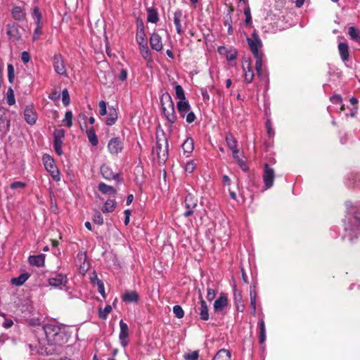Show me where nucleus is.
I'll list each match as a JSON object with an SVG mask.
<instances>
[{
	"label": "nucleus",
	"instance_id": "nucleus-30",
	"mask_svg": "<svg viewBox=\"0 0 360 360\" xmlns=\"http://www.w3.org/2000/svg\"><path fill=\"white\" fill-rule=\"evenodd\" d=\"M183 16V13L181 9H177L174 13V23L175 25L176 32L179 34H183V30L181 25V18Z\"/></svg>",
	"mask_w": 360,
	"mask_h": 360
},
{
	"label": "nucleus",
	"instance_id": "nucleus-16",
	"mask_svg": "<svg viewBox=\"0 0 360 360\" xmlns=\"http://www.w3.org/2000/svg\"><path fill=\"white\" fill-rule=\"evenodd\" d=\"M24 118L26 122L30 125L35 124L37 120V112L32 105H28L24 110Z\"/></svg>",
	"mask_w": 360,
	"mask_h": 360
},
{
	"label": "nucleus",
	"instance_id": "nucleus-64",
	"mask_svg": "<svg viewBox=\"0 0 360 360\" xmlns=\"http://www.w3.org/2000/svg\"><path fill=\"white\" fill-rule=\"evenodd\" d=\"M112 308L110 305L105 306L103 312L99 313V317L102 319H105L108 314L110 313Z\"/></svg>",
	"mask_w": 360,
	"mask_h": 360
},
{
	"label": "nucleus",
	"instance_id": "nucleus-17",
	"mask_svg": "<svg viewBox=\"0 0 360 360\" xmlns=\"http://www.w3.org/2000/svg\"><path fill=\"white\" fill-rule=\"evenodd\" d=\"M150 45L153 50L160 52L163 49V44L161 36L157 32H153L150 34Z\"/></svg>",
	"mask_w": 360,
	"mask_h": 360
},
{
	"label": "nucleus",
	"instance_id": "nucleus-31",
	"mask_svg": "<svg viewBox=\"0 0 360 360\" xmlns=\"http://www.w3.org/2000/svg\"><path fill=\"white\" fill-rule=\"evenodd\" d=\"M136 41L139 46L148 44V40L145 34L144 27L143 25L138 27L136 34Z\"/></svg>",
	"mask_w": 360,
	"mask_h": 360
},
{
	"label": "nucleus",
	"instance_id": "nucleus-53",
	"mask_svg": "<svg viewBox=\"0 0 360 360\" xmlns=\"http://www.w3.org/2000/svg\"><path fill=\"white\" fill-rule=\"evenodd\" d=\"M26 186V184L22 181H15L11 184V188L13 190H17L20 192L23 190Z\"/></svg>",
	"mask_w": 360,
	"mask_h": 360
},
{
	"label": "nucleus",
	"instance_id": "nucleus-10",
	"mask_svg": "<svg viewBox=\"0 0 360 360\" xmlns=\"http://www.w3.org/2000/svg\"><path fill=\"white\" fill-rule=\"evenodd\" d=\"M197 205L198 199L191 193H188L185 197L184 203V206L186 210L183 214L184 217H188L192 215Z\"/></svg>",
	"mask_w": 360,
	"mask_h": 360
},
{
	"label": "nucleus",
	"instance_id": "nucleus-9",
	"mask_svg": "<svg viewBox=\"0 0 360 360\" xmlns=\"http://www.w3.org/2000/svg\"><path fill=\"white\" fill-rule=\"evenodd\" d=\"M174 89L176 96L179 100L176 103V108L181 112L186 108H188L189 102L186 100L184 89L180 84H176Z\"/></svg>",
	"mask_w": 360,
	"mask_h": 360
},
{
	"label": "nucleus",
	"instance_id": "nucleus-4",
	"mask_svg": "<svg viewBox=\"0 0 360 360\" xmlns=\"http://www.w3.org/2000/svg\"><path fill=\"white\" fill-rule=\"evenodd\" d=\"M162 112L169 123L170 127L176 121V115L174 110V103L171 96L166 93L161 98Z\"/></svg>",
	"mask_w": 360,
	"mask_h": 360
},
{
	"label": "nucleus",
	"instance_id": "nucleus-63",
	"mask_svg": "<svg viewBox=\"0 0 360 360\" xmlns=\"http://www.w3.org/2000/svg\"><path fill=\"white\" fill-rule=\"evenodd\" d=\"M236 162L243 171L247 172L249 169V167L248 166L246 162L242 158L238 159Z\"/></svg>",
	"mask_w": 360,
	"mask_h": 360
},
{
	"label": "nucleus",
	"instance_id": "nucleus-37",
	"mask_svg": "<svg viewBox=\"0 0 360 360\" xmlns=\"http://www.w3.org/2000/svg\"><path fill=\"white\" fill-rule=\"evenodd\" d=\"M213 360H231V353L227 349H221L217 352Z\"/></svg>",
	"mask_w": 360,
	"mask_h": 360
},
{
	"label": "nucleus",
	"instance_id": "nucleus-61",
	"mask_svg": "<svg viewBox=\"0 0 360 360\" xmlns=\"http://www.w3.org/2000/svg\"><path fill=\"white\" fill-rule=\"evenodd\" d=\"M199 354L197 351H193L184 355V359L186 360H197Z\"/></svg>",
	"mask_w": 360,
	"mask_h": 360
},
{
	"label": "nucleus",
	"instance_id": "nucleus-6",
	"mask_svg": "<svg viewBox=\"0 0 360 360\" xmlns=\"http://www.w3.org/2000/svg\"><path fill=\"white\" fill-rule=\"evenodd\" d=\"M169 143L165 133H162V136H156V145L153 149V153H155L160 162H165L168 157Z\"/></svg>",
	"mask_w": 360,
	"mask_h": 360
},
{
	"label": "nucleus",
	"instance_id": "nucleus-59",
	"mask_svg": "<svg viewBox=\"0 0 360 360\" xmlns=\"http://www.w3.org/2000/svg\"><path fill=\"white\" fill-rule=\"evenodd\" d=\"M93 221L98 225L103 224V217L101 212H97L93 217Z\"/></svg>",
	"mask_w": 360,
	"mask_h": 360
},
{
	"label": "nucleus",
	"instance_id": "nucleus-60",
	"mask_svg": "<svg viewBox=\"0 0 360 360\" xmlns=\"http://www.w3.org/2000/svg\"><path fill=\"white\" fill-rule=\"evenodd\" d=\"M99 106V113L101 116H104L107 115V108H106V103L104 101H101L98 103Z\"/></svg>",
	"mask_w": 360,
	"mask_h": 360
},
{
	"label": "nucleus",
	"instance_id": "nucleus-47",
	"mask_svg": "<svg viewBox=\"0 0 360 360\" xmlns=\"http://www.w3.org/2000/svg\"><path fill=\"white\" fill-rule=\"evenodd\" d=\"M349 186H358L360 188V174H352L349 177Z\"/></svg>",
	"mask_w": 360,
	"mask_h": 360
},
{
	"label": "nucleus",
	"instance_id": "nucleus-34",
	"mask_svg": "<svg viewBox=\"0 0 360 360\" xmlns=\"http://www.w3.org/2000/svg\"><path fill=\"white\" fill-rule=\"evenodd\" d=\"M147 20L154 24L158 22L159 15L156 8L150 7L147 9Z\"/></svg>",
	"mask_w": 360,
	"mask_h": 360
},
{
	"label": "nucleus",
	"instance_id": "nucleus-27",
	"mask_svg": "<svg viewBox=\"0 0 360 360\" xmlns=\"http://www.w3.org/2000/svg\"><path fill=\"white\" fill-rule=\"evenodd\" d=\"M178 112L181 117L186 118V121L188 124H191L196 120V116L195 113L191 110L190 104L188 108H186L181 112L180 110H178Z\"/></svg>",
	"mask_w": 360,
	"mask_h": 360
},
{
	"label": "nucleus",
	"instance_id": "nucleus-38",
	"mask_svg": "<svg viewBox=\"0 0 360 360\" xmlns=\"http://www.w3.org/2000/svg\"><path fill=\"white\" fill-rule=\"evenodd\" d=\"M12 15H13V17L16 20H22L25 19V15H26L25 13L23 11L22 8L20 6H15L13 8Z\"/></svg>",
	"mask_w": 360,
	"mask_h": 360
},
{
	"label": "nucleus",
	"instance_id": "nucleus-33",
	"mask_svg": "<svg viewBox=\"0 0 360 360\" xmlns=\"http://www.w3.org/2000/svg\"><path fill=\"white\" fill-rule=\"evenodd\" d=\"M225 141L228 148L231 150L238 149V141L231 132L226 133L225 136Z\"/></svg>",
	"mask_w": 360,
	"mask_h": 360
},
{
	"label": "nucleus",
	"instance_id": "nucleus-48",
	"mask_svg": "<svg viewBox=\"0 0 360 360\" xmlns=\"http://www.w3.org/2000/svg\"><path fill=\"white\" fill-rule=\"evenodd\" d=\"M63 122L69 128L72 126V112L71 110H67L65 112Z\"/></svg>",
	"mask_w": 360,
	"mask_h": 360
},
{
	"label": "nucleus",
	"instance_id": "nucleus-46",
	"mask_svg": "<svg viewBox=\"0 0 360 360\" xmlns=\"http://www.w3.org/2000/svg\"><path fill=\"white\" fill-rule=\"evenodd\" d=\"M245 74L244 77L247 83H251L254 78V72L250 65L248 64L247 68H244Z\"/></svg>",
	"mask_w": 360,
	"mask_h": 360
},
{
	"label": "nucleus",
	"instance_id": "nucleus-14",
	"mask_svg": "<svg viewBox=\"0 0 360 360\" xmlns=\"http://www.w3.org/2000/svg\"><path fill=\"white\" fill-rule=\"evenodd\" d=\"M109 153L112 155H117L123 150V143L120 138L114 137L110 139L108 143Z\"/></svg>",
	"mask_w": 360,
	"mask_h": 360
},
{
	"label": "nucleus",
	"instance_id": "nucleus-35",
	"mask_svg": "<svg viewBox=\"0 0 360 360\" xmlns=\"http://www.w3.org/2000/svg\"><path fill=\"white\" fill-rule=\"evenodd\" d=\"M185 153H191L194 149V141L193 138L188 137L181 145Z\"/></svg>",
	"mask_w": 360,
	"mask_h": 360
},
{
	"label": "nucleus",
	"instance_id": "nucleus-24",
	"mask_svg": "<svg viewBox=\"0 0 360 360\" xmlns=\"http://www.w3.org/2000/svg\"><path fill=\"white\" fill-rule=\"evenodd\" d=\"M233 7H230L227 10V12L226 13L225 16H224V25L225 27H227V28H228L227 33L229 35H231L233 33V27H232V22H233L232 13H233Z\"/></svg>",
	"mask_w": 360,
	"mask_h": 360
},
{
	"label": "nucleus",
	"instance_id": "nucleus-52",
	"mask_svg": "<svg viewBox=\"0 0 360 360\" xmlns=\"http://www.w3.org/2000/svg\"><path fill=\"white\" fill-rule=\"evenodd\" d=\"M49 98L54 102H58L60 98V89H56L49 94Z\"/></svg>",
	"mask_w": 360,
	"mask_h": 360
},
{
	"label": "nucleus",
	"instance_id": "nucleus-12",
	"mask_svg": "<svg viewBox=\"0 0 360 360\" xmlns=\"http://www.w3.org/2000/svg\"><path fill=\"white\" fill-rule=\"evenodd\" d=\"M53 66L56 73L60 76L68 77L64 60L60 54H55L53 58Z\"/></svg>",
	"mask_w": 360,
	"mask_h": 360
},
{
	"label": "nucleus",
	"instance_id": "nucleus-28",
	"mask_svg": "<svg viewBox=\"0 0 360 360\" xmlns=\"http://www.w3.org/2000/svg\"><path fill=\"white\" fill-rule=\"evenodd\" d=\"M139 52L143 58L148 63L152 62V52L150 50L148 44L139 46Z\"/></svg>",
	"mask_w": 360,
	"mask_h": 360
},
{
	"label": "nucleus",
	"instance_id": "nucleus-39",
	"mask_svg": "<svg viewBox=\"0 0 360 360\" xmlns=\"http://www.w3.org/2000/svg\"><path fill=\"white\" fill-rule=\"evenodd\" d=\"M86 135L91 144L94 146H96L98 143V138L93 127H91L86 130Z\"/></svg>",
	"mask_w": 360,
	"mask_h": 360
},
{
	"label": "nucleus",
	"instance_id": "nucleus-32",
	"mask_svg": "<svg viewBox=\"0 0 360 360\" xmlns=\"http://www.w3.org/2000/svg\"><path fill=\"white\" fill-rule=\"evenodd\" d=\"M98 189L103 194H106V195H115L117 193V190L114 187H112L111 186H108L103 182H101L98 184Z\"/></svg>",
	"mask_w": 360,
	"mask_h": 360
},
{
	"label": "nucleus",
	"instance_id": "nucleus-29",
	"mask_svg": "<svg viewBox=\"0 0 360 360\" xmlns=\"http://www.w3.org/2000/svg\"><path fill=\"white\" fill-rule=\"evenodd\" d=\"M28 260L30 265L40 267L44 264L45 257L43 254L32 255L29 257Z\"/></svg>",
	"mask_w": 360,
	"mask_h": 360
},
{
	"label": "nucleus",
	"instance_id": "nucleus-44",
	"mask_svg": "<svg viewBox=\"0 0 360 360\" xmlns=\"http://www.w3.org/2000/svg\"><path fill=\"white\" fill-rule=\"evenodd\" d=\"M32 17L34 20L36 25L41 24L42 14L37 6H35L32 9Z\"/></svg>",
	"mask_w": 360,
	"mask_h": 360
},
{
	"label": "nucleus",
	"instance_id": "nucleus-20",
	"mask_svg": "<svg viewBox=\"0 0 360 360\" xmlns=\"http://www.w3.org/2000/svg\"><path fill=\"white\" fill-rule=\"evenodd\" d=\"M200 300V307H199V315L200 319L202 321H207L210 318L208 306L206 302L204 300L201 293L199 295Z\"/></svg>",
	"mask_w": 360,
	"mask_h": 360
},
{
	"label": "nucleus",
	"instance_id": "nucleus-25",
	"mask_svg": "<svg viewBox=\"0 0 360 360\" xmlns=\"http://www.w3.org/2000/svg\"><path fill=\"white\" fill-rule=\"evenodd\" d=\"M7 34L13 41H18L21 38L19 29L14 24L7 25Z\"/></svg>",
	"mask_w": 360,
	"mask_h": 360
},
{
	"label": "nucleus",
	"instance_id": "nucleus-36",
	"mask_svg": "<svg viewBox=\"0 0 360 360\" xmlns=\"http://www.w3.org/2000/svg\"><path fill=\"white\" fill-rule=\"evenodd\" d=\"M9 121L7 120L5 113L0 110V133L6 132L9 128Z\"/></svg>",
	"mask_w": 360,
	"mask_h": 360
},
{
	"label": "nucleus",
	"instance_id": "nucleus-21",
	"mask_svg": "<svg viewBox=\"0 0 360 360\" xmlns=\"http://www.w3.org/2000/svg\"><path fill=\"white\" fill-rule=\"evenodd\" d=\"M121 298L122 301L126 303H137L140 300V295L135 290H128L122 295Z\"/></svg>",
	"mask_w": 360,
	"mask_h": 360
},
{
	"label": "nucleus",
	"instance_id": "nucleus-22",
	"mask_svg": "<svg viewBox=\"0 0 360 360\" xmlns=\"http://www.w3.org/2000/svg\"><path fill=\"white\" fill-rule=\"evenodd\" d=\"M233 300L236 305V308L238 311H243L245 306L243 303L242 292L240 290L237 289L236 285H233Z\"/></svg>",
	"mask_w": 360,
	"mask_h": 360
},
{
	"label": "nucleus",
	"instance_id": "nucleus-40",
	"mask_svg": "<svg viewBox=\"0 0 360 360\" xmlns=\"http://www.w3.org/2000/svg\"><path fill=\"white\" fill-rule=\"evenodd\" d=\"M330 101L335 105H340V111L345 110V105L342 103V98L340 94H334L330 97Z\"/></svg>",
	"mask_w": 360,
	"mask_h": 360
},
{
	"label": "nucleus",
	"instance_id": "nucleus-41",
	"mask_svg": "<svg viewBox=\"0 0 360 360\" xmlns=\"http://www.w3.org/2000/svg\"><path fill=\"white\" fill-rule=\"evenodd\" d=\"M29 277V274H22L18 277L13 278L11 279V283L15 285H21L28 279Z\"/></svg>",
	"mask_w": 360,
	"mask_h": 360
},
{
	"label": "nucleus",
	"instance_id": "nucleus-54",
	"mask_svg": "<svg viewBox=\"0 0 360 360\" xmlns=\"http://www.w3.org/2000/svg\"><path fill=\"white\" fill-rule=\"evenodd\" d=\"M15 96H14V91L12 89V88L9 87L7 91V103L9 105H12L15 103Z\"/></svg>",
	"mask_w": 360,
	"mask_h": 360
},
{
	"label": "nucleus",
	"instance_id": "nucleus-19",
	"mask_svg": "<svg viewBox=\"0 0 360 360\" xmlns=\"http://www.w3.org/2000/svg\"><path fill=\"white\" fill-rule=\"evenodd\" d=\"M228 305V298L226 293H221L219 297L214 301V310L215 312H222L224 307Z\"/></svg>",
	"mask_w": 360,
	"mask_h": 360
},
{
	"label": "nucleus",
	"instance_id": "nucleus-62",
	"mask_svg": "<svg viewBox=\"0 0 360 360\" xmlns=\"http://www.w3.org/2000/svg\"><path fill=\"white\" fill-rule=\"evenodd\" d=\"M265 125H266V131H267V134H268L269 137V138L273 137L274 136V131L272 128V124H271V121L269 120H266Z\"/></svg>",
	"mask_w": 360,
	"mask_h": 360
},
{
	"label": "nucleus",
	"instance_id": "nucleus-42",
	"mask_svg": "<svg viewBox=\"0 0 360 360\" xmlns=\"http://www.w3.org/2000/svg\"><path fill=\"white\" fill-rule=\"evenodd\" d=\"M116 207V202L114 199H108L107 200L103 207V212H112L114 211Z\"/></svg>",
	"mask_w": 360,
	"mask_h": 360
},
{
	"label": "nucleus",
	"instance_id": "nucleus-8",
	"mask_svg": "<svg viewBox=\"0 0 360 360\" xmlns=\"http://www.w3.org/2000/svg\"><path fill=\"white\" fill-rule=\"evenodd\" d=\"M53 147L56 153L61 156L63 154L62 145L65 138V131L63 129H55L53 133Z\"/></svg>",
	"mask_w": 360,
	"mask_h": 360
},
{
	"label": "nucleus",
	"instance_id": "nucleus-5",
	"mask_svg": "<svg viewBox=\"0 0 360 360\" xmlns=\"http://www.w3.org/2000/svg\"><path fill=\"white\" fill-rule=\"evenodd\" d=\"M49 285L51 288L64 290L65 292L70 291L68 285V279L67 275L62 273H55L50 275L48 278Z\"/></svg>",
	"mask_w": 360,
	"mask_h": 360
},
{
	"label": "nucleus",
	"instance_id": "nucleus-55",
	"mask_svg": "<svg viewBox=\"0 0 360 360\" xmlns=\"http://www.w3.org/2000/svg\"><path fill=\"white\" fill-rule=\"evenodd\" d=\"M225 57L229 62L234 60L237 57V51L235 49H230Z\"/></svg>",
	"mask_w": 360,
	"mask_h": 360
},
{
	"label": "nucleus",
	"instance_id": "nucleus-23",
	"mask_svg": "<svg viewBox=\"0 0 360 360\" xmlns=\"http://www.w3.org/2000/svg\"><path fill=\"white\" fill-rule=\"evenodd\" d=\"M338 51L342 60L347 67L350 68L351 65L348 64L349 61V46L347 43L340 42L338 44Z\"/></svg>",
	"mask_w": 360,
	"mask_h": 360
},
{
	"label": "nucleus",
	"instance_id": "nucleus-7",
	"mask_svg": "<svg viewBox=\"0 0 360 360\" xmlns=\"http://www.w3.org/2000/svg\"><path fill=\"white\" fill-rule=\"evenodd\" d=\"M275 177L274 169L268 163H265L264 165L262 180L266 190L274 186Z\"/></svg>",
	"mask_w": 360,
	"mask_h": 360
},
{
	"label": "nucleus",
	"instance_id": "nucleus-45",
	"mask_svg": "<svg viewBox=\"0 0 360 360\" xmlns=\"http://www.w3.org/2000/svg\"><path fill=\"white\" fill-rule=\"evenodd\" d=\"M348 34L351 39L356 41H360V31L354 27H349L348 29Z\"/></svg>",
	"mask_w": 360,
	"mask_h": 360
},
{
	"label": "nucleus",
	"instance_id": "nucleus-13",
	"mask_svg": "<svg viewBox=\"0 0 360 360\" xmlns=\"http://www.w3.org/2000/svg\"><path fill=\"white\" fill-rule=\"evenodd\" d=\"M101 174L102 176L106 180H115L117 183H121L122 178L119 173H114L108 165H103L101 167Z\"/></svg>",
	"mask_w": 360,
	"mask_h": 360
},
{
	"label": "nucleus",
	"instance_id": "nucleus-58",
	"mask_svg": "<svg viewBox=\"0 0 360 360\" xmlns=\"http://www.w3.org/2000/svg\"><path fill=\"white\" fill-rule=\"evenodd\" d=\"M7 70H8V81H9V82L13 83V80H14V77H15V75H14L15 71H14V68H13V65L8 64Z\"/></svg>",
	"mask_w": 360,
	"mask_h": 360
},
{
	"label": "nucleus",
	"instance_id": "nucleus-43",
	"mask_svg": "<svg viewBox=\"0 0 360 360\" xmlns=\"http://www.w3.org/2000/svg\"><path fill=\"white\" fill-rule=\"evenodd\" d=\"M249 291H250V306L251 305H257V292L256 290L255 284H251L250 285Z\"/></svg>",
	"mask_w": 360,
	"mask_h": 360
},
{
	"label": "nucleus",
	"instance_id": "nucleus-56",
	"mask_svg": "<svg viewBox=\"0 0 360 360\" xmlns=\"http://www.w3.org/2000/svg\"><path fill=\"white\" fill-rule=\"evenodd\" d=\"M196 167V165L193 160H189L185 165V171L188 173H192Z\"/></svg>",
	"mask_w": 360,
	"mask_h": 360
},
{
	"label": "nucleus",
	"instance_id": "nucleus-1",
	"mask_svg": "<svg viewBox=\"0 0 360 360\" xmlns=\"http://www.w3.org/2000/svg\"><path fill=\"white\" fill-rule=\"evenodd\" d=\"M345 205L347 212L342 221L344 228L341 237L343 240L347 239L350 243H354L360 236V202H346ZM329 235L333 238L340 236L339 227L332 226Z\"/></svg>",
	"mask_w": 360,
	"mask_h": 360
},
{
	"label": "nucleus",
	"instance_id": "nucleus-3",
	"mask_svg": "<svg viewBox=\"0 0 360 360\" xmlns=\"http://www.w3.org/2000/svg\"><path fill=\"white\" fill-rule=\"evenodd\" d=\"M247 42L250 49L256 59L255 69L259 77L264 76L262 70L264 53L261 51L263 46L262 41L256 30H254L250 37H247Z\"/></svg>",
	"mask_w": 360,
	"mask_h": 360
},
{
	"label": "nucleus",
	"instance_id": "nucleus-50",
	"mask_svg": "<svg viewBox=\"0 0 360 360\" xmlns=\"http://www.w3.org/2000/svg\"><path fill=\"white\" fill-rule=\"evenodd\" d=\"M244 15L245 16V24L249 26L252 23V15L250 6L248 5L244 8Z\"/></svg>",
	"mask_w": 360,
	"mask_h": 360
},
{
	"label": "nucleus",
	"instance_id": "nucleus-18",
	"mask_svg": "<svg viewBox=\"0 0 360 360\" xmlns=\"http://www.w3.org/2000/svg\"><path fill=\"white\" fill-rule=\"evenodd\" d=\"M257 328L259 330V332H258L259 343L261 345H263L262 347V349L264 352L265 350V345L264 344H265V341L266 339V333L265 323H264L263 317L259 319V320L258 321Z\"/></svg>",
	"mask_w": 360,
	"mask_h": 360
},
{
	"label": "nucleus",
	"instance_id": "nucleus-51",
	"mask_svg": "<svg viewBox=\"0 0 360 360\" xmlns=\"http://www.w3.org/2000/svg\"><path fill=\"white\" fill-rule=\"evenodd\" d=\"M173 313L177 319H182L184 316V311L180 305L173 307Z\"/></svg>",
	"mask_w": 360,
	"mask_h": 360
},
{
	"label": "nucleus",
	"instance_id": "nucleus-2",
	"mask_svg": "<svg viewBox=\"0 0 360 360\" xmlns=\"http://www.w3.org/2000/svg\"><path fill=\"white\" fill-rule=\"evenodd\" d=\"M68 341L65 332L59 326L46 323V355L61 352L62 347Z\"/></svg>",
	"mask_w": 360,
	"mask_h": 360
},
{
	"label": "nucleus",
	"instance_id": "nucleus-11",
	"mask_svg": "<svg viewBox=\"0 0 360 360\" xmlns=\"http://www.w3.org/2000/svg\"><path fill=\"white\" fill-rule=\"evenodd\" d=\"M46 172L50 173L53 181H60V172L57 167L53 158L46 154Z\"/></svg>",
	"mask_w": 360,
	"mask_h": 360
},
{
	"label": "nucleus",
	"instance_id": "nucleus-26",
	"mask_svg": "<svg viewBox=\"0 0 360 360\" xmlns=\"http://www.w3.org/2000/svg\"><path fill=\"white\" fill-rule=\"evenodd\" d=\"M117 109L112 106L108 108V112L107 113V117L105 120V124L108 126H112L115 124L117 120Z\"/></svg>",
	"mask_w": 360,
	"mask_h": 360
},
{
	"label": "nucleus",
	"instance_id": "nucleus-57",
	"mask_svg": "<svg viewBox=\"0 0 360 360\" xmlns=\"http://www.w3.org/2000/svg\"><path fill=\"white\" fill-rule=\"evenodd\" d=\"M40 25H36L37 27L34 30L33 40L36 41L39 39V37L42 34V26Z\"/></svg>",
	"mask_w": 360,
	"mask_h": 360
},
{
	"label": "nucleus",
	"instance_id": "nucleus-15",
	"mask_svg": "<svg viewBox=\"0 0 360 360\" xmlns=\"http://www.w3.org/2000/svg\"><path fill=\"white\" fill-rule=\"evenodd\" d=\"M119 340L123 348H125L129 344V327L122 319L120 321Z\"/></svg>",
	"mask_w": 360,
	"mask_h": 360
},
{
	"label": "nucleus",
	"instance_id": "nucleus-49",
	"mask_svg": "<svg viewBox=\"0 0 360 360\" xmlns=\"http://www.w3.org/2000/svg\"><path fill=\"white\" fill-rule=\"evenodd\" d=\"M62 94V102L65 106H68L70 103V97L68 89H64L60 91Z\"/></svg>",
	"mask_w": 360,
	"mask_h": 360
}]
</instances>
